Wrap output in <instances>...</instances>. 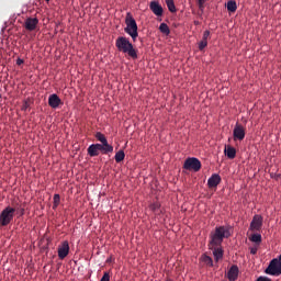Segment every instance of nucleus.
Segmentation results:
<instances>
[{
	"instance_id": "nucleus-1",
	"label": "nucleus",
	"mask_w": 281,
	"mask_h": 281,
	"mask_svg": "<svg viewBox=\"0 0 281 281\" xmlns=\"http://www.w3.org/2000/svg\"><path fill=\"white\" fill-rule=\"evenodd\" d=\"M232 236V227L231 226H216L215 232L211 234V240H210V249L213 251V256L215 258V261L218 262V260H222L223 258V248H221V245H223V240L225 238H229Z\"/></svg>"
},
{
	"instance_id": "nucleus-2",
	"label": "nucleus",
	"mask_w": 281,
	"mask_h": 281,
	"mask_svg": "<svg viewBox=\"0 0 281 281\" xmlns=\"http://www.w3.org/2000/svg\"><path fill=\"white\" fill-rule=\"evenodd\" d=\"M115 47L122 54H127L130 58L137 60V49H135V46H133V43L127 37L119 36L115 41Z\"/></svg>"
},
{
	"instance_id": "nucleus-3",
	"label": "nucleus",
	"mask_w": 281,
	"mask_h": 281,
	"mask_svg": "<svg viewBox=\"0 0 281 281\" xmlns=\"http://www.w3.org/2000/svg\"><path fill=\"white\" fill-rule=\"evenodd\" d=\"M125 24L126 27L124 29V32L128 34L132 41L135 43V41H137V36H139V33L137 32V22L131 13H127L125 18Z\"/></svg>"
},
{
	"instance_id": "nucleus-4",
	"label": "nucleus",
	"mask_w": 281,
	"mask_h": 281,
	"mask_svg": "<svg viewBox=\"0 0 281 281\" xmlns=\"http://www.w3.org/2000/svg\"><path fill=\"white\" fill-rule=\"evenodd\" d=\"M14 212H16V210H14V207L12 206H7L0 214V225L2 227H5L8 225H10V223H12V221L14 220Z\"/></svg>"
},
{
	"instance_id": "nucleus-5",
	"label": "nucleus",
	"mask_w": 281,
	"mask_h": 281,
	"mask_svg": "<svg viewBox=\"0 0 281 281\" xmlns=\"http://www.w3.org/2000/svg\"><path fill=\"white\" fill-rule=\"evenodd\" d=\"M87 153L89 157H98L100 153H102V155H109V153L113 151L106 150L105 147L102 146V144H92L88 147Z\"/></svg>"
},
{
	"instance_id": "nucleus-6",
	"label": "nucleus",
	"mask_w": 281,
	"mask_h": 281,
	"mask_svg": "<svg viewBox=\"0 0 281 281\" xmlns=\"http://www.w3.org/2000/svg\"><path fill=\"white\" fill-rule=\"evenodd\" d=\"M184 170H193V172H199L201 170V160L198 158H188L183 165Z\"/></svg>"
},
{
	"instance_id": "nucleus-7",
	"label": "nucleus",
	"mask_w": 281,
	"mask_h": 281,
	"mask_svg": "<svg viewBox=\"0 0 281 281\" xmlns=\"http://www.w3.org/2000/svg\"><path fill=\"white\" fill-rule=\"evenodd\" d=\"M233 135H234L235 142H243V139H245V135H246L245 126L236 123Z\"/></svg>"
},
{
	"instance_id": "nucleus-8",
	"label": "nucleus",
	"mask_w": 281,
	"mask_h": 281,
	"mask_svg": "<svg viewBox=\"0 0 281 281\" xmlns=\"http://www.w3.org/2000/svg\"><path fill=\"white\" fill-rule=\"evenodd\" d=\"M58 258L59 260H65L67 256H69V241L65 240L61 243V245L58 246Z\"/></svg>"
},
{
	"instance_id": "nucleus-9",
	"label": "nucleus",
	"mask_w": 281,
	"mask_h": 281,
	"mask_svg": "<svg viewBox=\"0 0 281 281\" xmlns=\"http://www.w3.org/2000/svg\"><path fill=\"white\" fill-rule=\"evenodd\" d=\"M24 27L27 32H34L38 27V18H27L24 22Z\"/></svg>"
},
{
	"instance_id": "nucleus-10",
	"label": "nucleus",
	"mask_w": 281,
	"mask_h": 281,
	"mask_svg": "<svg viewBox=\"0 0 281 281\" xmlns=\"http://www.w3.org/2000/svg\"><path fill=\"white\" fill-rule=\"evenodd\" d=\"M95 139L101 143V146L105 148L106 150H110V153H113V146L109 145V140L106 139V136L104 134L98 132L95 134Z\"/></svg>"
},
{
	"instance_id": "nucleus-11",
	"label": "nucleus",
	"mask_w": 281,
	"mask_h": 281,
	"mask_svg": "<svg viewBox=\"0 0 281 281\" xmlns=\"http://www.w3.org/2000/svg\"><path fill=\"white\" fill-rule=\"evenodd\" d=\"M262 229V217L260 215H255L250 223L251 232H260Z\"/></svg>"
},
{
	"instance_id": "nucleus-12",
	"label": "nucleus",
	"mask_w": 281,
	"mask_h": 281,
	"mask_svg": "<svg viewBox=\"0 0 281 281\" xmlns=\"http://www.w3.org/2000/svg\"><path fill=\"white\" fill-rule=\"evenodd\" d=\"M48 105L50 109H58V106L63 105V100L58 94L53 93L48 97Z\"/></svg>"
},
{
	"instance_id": "nucleus-13",
	"label": "nucleus",
	"mask_w": 281,
	"mask_h": 281,
	"mask_svg": "<svg viewBox=\"0 0 281 281\" xmlns=\"http://www.w3.org/2000/svg\"><path fill=\"white\" fill-rule=\"evenodd\" d=\"M222 178L218 173H213L209 180H207V187L210 190L214 188H218V184H221Z\"/></svg>"
},
{
	"instance_id": "nucleus-14",
	"label": "nucleus",
	"mask_w": 281,
	"mask_h": 281,
	"mask_svg": "<svg viewBox=\"0 0 281 281\" xmlns=\"http://www.w3.org/2000/svg\"><path fill=\"white\" fill-rule=\"evenodd\" d=\"M149 9L156 16H164V7L157 1H151L149 3Z\"/></svg>"
},
{
	"instance_id": "nucleus-15",
	"label": "nucleus",
	"mask_w": 281,
	"mask_h": 281,
	"mask_svg": "<svg viewBox=\"0 0 281 281\" xmlns=\"http://www.w3.org/2000/svg\"><path fill=\"white\" fill-rule=\"evenodd\" d=\"M227 278L229 281L238 280V266H232L228 270Z\"/></svg>"
},
{
	"instance_id": "nucleus-16",
	"label": "nucleus",
	"mask_w": 281,
	"mask_h": 281,
	"mask_svg": "<svg viewBox=\"0 0 281 281\" xmlns=\"http://www.w3.org/2000/svg\"><path fill=\"white\" fill-rule=\"evenodd\" d=\"M224 153L228 159H236V148L226 146Z\"/></svg>"
},
{
	"instance_id": "nucleus-17",
	"label": "nucleus",
	"mask_w": 281,
	"mask_h": 281,
	"mask_svg": "<svg viewBox=\"0 0 281 281\" xmlns=\"http://www.w3.org/2000/svg\"><path fill=\"white\" fill-rule=\"evenodd\" d=\"M201 262H204L206 267H214V260H212V257L207 255H202Z\"/></svg>"
},
{
	"instance_id": "nucleus-18",
	"label": "nucleus",
	"mask_w": 281,
	"mask_h": 281,
	"mask_svg": "<svg viewBox=\"0 0 281 281\" xmlns=\"http://www.w3.org/2000/svg\"><path fill=\"white\" fill-rule=\"evenodd\" d=\"M226 8L229 12H236V10H238V5L236 4L235 0H229L226 4Z\"/></svg>"
},
{
	"instance_id": "nucleus-19",
	"label": "nucleus",
	"mask_w": 281,
	"mask_h": 281,
	"mask_svg": "<svg viewBox=\"0 0 281 281\" xmlns=\"http://www.w3.org/2000/svg\"><path fill=\"white\" fill-rule=\"evenodd\" d=\"M124 157H126V154H124V150H119L115 154L114 159H115L116 164H120V162L124 161Z\"/></svg>"
},
{
	"instance_id": "nucleus-20",
	"label": "nucleus",
	"mask_w": 281,
	"mask_h": 281,
	"mask_svg": "<svg viewBox=\"0 0 281 281\" xmlns=\"http://www.w3.org/2000/svg\"><path fill=\"white\" fill-rule=\"evenodd\" d=\"M167 8L169 10V12H177V7L175 5V0H165Z\"/></svg>"
},
{
	"instance_id": "nucleus-21",
	"label": "nucleus",
	"mask_w": 281,
	"mask_h": 281,
	"mask_svg": "<svg viewBox=\"0 0 281 281\" xmlns=\"http://www.w3.org/2000/svg\"><path fill=\"white\" fill-rule=\"evenodd\" d=\"M251 243H256L257 245H260L262 243V235L260 234H252L250 237Z\"/></svg>"
},
{
	"instance_id": "nucleus-22",
	"label": "nucleus",
	"mask_w": 281,
	"mask_h": 281,
	"mask_svg": "<svg viewBox=\"0 0 281 281\" xmlns=\"http://www.w3.org/2000/svg\"><path fill=\"white\" fill-rule=\"evenodd\" d=\"M159 31L161 32V34H166V36H168V34H170V27H168V24H166V23H161L159 25Z\"/></svg>"
},
{
	"instance_id": "nucleus-23",
	"label": "nucleus",
	"mask_w": 281,
	"mask_h": 281,
	"mask_svg": "<svg viewBox=\"0 0 281 281\" xmlns=\"http://www.w3.org/2000/svg\"><path fill=\"white\" fill-rule=\"evenodd\" d=\"M58 205H60V194H55L53 210H56V207H58Z\"/></svg>"
},
{
	"instance_id": "nucleus-24",
	"label": "nucleus",
	"mask_w": 281,
	"mask_h": 281,
	"mask_svg": "<svg viewBox=\"0 0 281 281\" xmlns=\"http://www.w3.org/2000/svg\"><path fill=\"white\" fill-rule=\"evenodd\" d=\"M160 207H161V204H159V202H155V203L150 204V206H149L151 212H157V210H159Z\"/></svg>"
},
{
	"instance_id": "nucleus-25",
	"label": "nucleus",
	"mask_w": 281,
	"mask_h": 281,
	"mask_svg": "<svg viewBox=\"0 0 281 281\" xmlns=\"http://www.w3.org/2000/svg\"><path fill=\"white\" fill-rule=\"evenodd\" d=\"M207 47V42H205V41H201L200 43H199V49H200V52H203V49H205Z\"/></svg>"
},
{
	"instance_id": "nucleus-26",
	"label": "nucleus",
	"mask_w": 281,
	"mask_h": 281,
	"mask_svg": "<svg viewBox=\"0 0 281 281\" xmlns=\"http://www.w3.org/2000/svg\"><path fill=\"white\" fill-rule=\"evenodd\" d=\"M100 281H111V274L109 272H104Z\"/></svg>"
},
{
	"instance_id": "nucleus-27",
	"label": "nucleus",
	"mask_w": 281,
	"mask_h": 281,
	"mask_svg": "<svg viewBox=\"0 0 281 281\" xmlns=\"http://www.w3.org/2000/svg\"><path fill=\"white\" fill-rule=\"evenodd\" d=\"M210 38V31H204L202 41L207 43V40Z\"/></svg>"
},
{
	"instance_id": "nucleus-28",
	"label": "nucleus",
	"mask_w": 281,
	"mask_h": 281,
	"mask_svg": "<svg viewBox=\"0 0 281 281\" xmlns=\"http://www.w3.org/2000/svg\"><path fill=\"white\" fill-rule=\"evenodd\" d=\"M27 109H30V102L24 101V103L22 105V111H27Z\"/></svg>"
},
{
	"instance_id": "nucleus-29",
	"label": "nucleus",
	"mask_w": 281,
	"mask_h": 281,
	"mask_svg": "<svg viewBox=\"0 0 281 281\" xmlns=\"http://www.w3.org/2000/svg\"><path fill=\"white\" fill-rule=\"evenodd\" d=\"M256 281H271L269 277H259Z\"/></svg>"
},
{
	"instance_id": "nucleus-30",
	"label": "nucleus",
	"mask_w": 281,
	"mask_h": 281,
	"mask_svg": "<svg viewBox=\"0 0 281 281\" xmlns=\"http://www.w3.org/2000/svg\"><path fill=\"white\" fill-rule=\"evenodd\" d=\"M250 254L252 256H256V254H258V248H256V247L250 248Z\"/></svg>"
},
{
	"instance_id": "nucleus-31",
	"label": "nucleus",
	"mask_w": 281,
	"mask_h": 281,
	"mask_svg": "<svg viewBox=\"0 0 281 281\" xmlns=\"http://www.w3.org/2000/svg\"><path fill=\"white\" fill-rule=\"evenodd\" d=\"M198 3L200 5V8H203V3H205V0H198Z\"/></svg>"
},
{
	"instance_id": "nucleus-32",
	"label": "nucleus",
	"mask_w": 281,
	"mask_h": 281,
	"mask_svg": "<svg viewBox=\"0 0 281 281\" xmlns=\"http://www.w3.org/2000/svg\"><path fill=\"white\" fill-rule=\"evenodd\" d=\"M23 63H24L23 59H21V58L16 59V65H23Z\"/></svg>"
},
{
	"instance_id": "nucleus-33",
	"label": "nucleus",
	"mask_w": 281,
	"mask_h": 281,
	"mask_svg": "<svg viewBox=\"0 0 281 281\" xmlns=\"http://www.w3.org/2000/svg\"><path fill=\"white\" fill-rule=\"evenodd\" d=\"M200 24V22L199 21H194V25H199Z\"/></svg>"
},
{
	"instance_id": "nucleus-34",
	"label": "nucleus",
	"mask_w": 281,
	"mask_h": 281,
	"mask_svg": "<svg viewBox=\"0 0 281 281\" xmlns=\"http://www.w3.org/2000/svg\"><path fill=\"white\" fill-rule=\"evenodd\" d=\"M276 179H280V175H274Z\"/></svg>"
},
{
	"instance_id": "nucleus-35",
	"label": "nucleus",
	"mask_w": 281,
	"mask_h": 281,
	"mask_svg": "<svg viewBox=\"0 0 281 281\" xmlns=\"http://www.w3.org/2000/svg\"><path fill=\"white\" fill-rule=\"evenodd\" d=\"M166 281H172V279H167Z\"/></svg>"
},
{
	"instance_id": "nucleus-36",
	"label": "nucleus",
	"mask_w": 281,
	"mask_h": 281,
	"mask_svg": "<svg viewBox=\"0 0 281 281\" xmlns=\"http://www.w3.org/2000/svg\"><path fill=\"white\" fill-rule=\"evenodd\" d=\"M24 212H25V211L22 209V214H24Z\"/></svg>"
},
{
	"instance_id": "nucleus-37",
	"label": "nucleus",
	"mask_w": 281,
	"mask_h": 281,
	"mask_svg": "<svg viewBox=\"0 0 281 281\" xmlns=\"http://www.w3.org/2000/svg\"><path fill=\"white\" fill-rule=\"evenodd\" d=\"M45 1L49 2V0H45Z\"/></svg>"
},
{
	"instance_id": "nucleus-38",
	"label": "nucleus",
	"mask_w": 281,
	"mask_h": 281,
	"mask_svg": "<svg viewBox=\"0 0 281 281\" xmlns=\"http://www.w3.org/2000/svg\"><path fill=\"white\" fill-rule=\"evenodd\" d=\"M0 98H1V94H0Z\"/></svg>"
}]
</instances>
